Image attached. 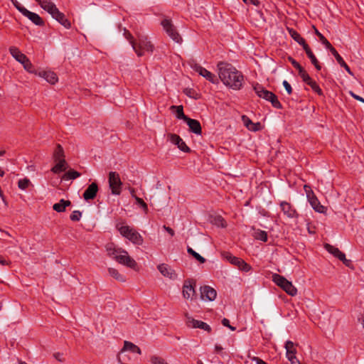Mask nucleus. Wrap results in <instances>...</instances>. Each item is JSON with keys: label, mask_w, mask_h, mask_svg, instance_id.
I'll return each instance as SVG.
<instances>
[{"label": "nucleus", "mask_w": 364, "mask_h": 364, "mask_svg": "<svg viewBox=\"0 0 364 364\" xmlns=\"http://www.w3.org/2000/svg\"><path fill=\"white\" fill-rule=\"evenodd\" d=\"M325 249L331 254H332L335 257L338 258L339 260L343 262V263L348 267H350L352 265V261L350 259H347L346 257V255L341 252L338 248L326 243L324 245Z\"/></svg>", "instance_id": "10"}, {"label": "nucleus", "mask_w": 364, "mask_h": 364, "mask_svg": "<svg viewBox=\"0 0 364 364\" xmlns=\"http://www.w3.org/2000/svg\"><path fill=\"white\" fill-rule=\"evenodd\" d=\"M282 84H283V86L284 87L286 91L287 92V93L289 95H291L292 93V88H291V85L287 80H284Z\"/></svg>", "instance_id": "53"}, {"label": "nucleus", "mask_w": 364, "mask_h": 364, "mask_svg": "<svg viewBox=\"0 0 364 364\" xmlns=\"http://www.w3.org/2000/svg\"><path fill=\"white\" fill-rule=\"evenodd\" d=\"M38 76L44 78L48 82L54 85L55 82H58V77L57 75L53 72V71H39L37 74Z\"/></svg>", "instance_id": "22"}, {"label": "nucleus", "mask_w": 364, "mask_h": 364, "mask_svg": "<svg viewBox=\"0 0 364 364\" xmlns=\"http://www.w3.org/2000/svg\"><path fill=\"white\" fill-rule=\"evenodd\" d=\"M288 31L291 37L299 45H301L303 47V49H304V47L306 48V46H309L306 43V41L301 36V35L297 31H296L293 28H288Z\"/></svg>", "instance_id": "26"}, {"label": "nucleus", "mask_w": 364, "mask_h": 364, "mask_svg": "<svg viewBox=\"0 0 364 364\" xmlns=\"http://www.w3.org/2000/svg\"><path fill=\"white\" fill-rule=\"evenodd\" d=\"M9 51L11 55L20 63H23V61L27 58V56L22 53L16 47H11Z\"/></svg>", "instance_id": "27"}, {"label": "nucleus", "mask_w": 364, "mask_h": 364, "mask_svg": "<svg viewBox=\"0 0 364 364\" xmlns=\"http://www.w3.org/2000/svg\"><path fill=\"white\" fill-rule=\"evenodd\" d=\"M304 50H305L308 58L310 59L311 63L314 65L315 68L317 70H321V65L318 62V59L316 58V57L315 56V55L314 54V53L312 52V50H311L310 47L309 46H306V48L304 47Z\"/></svg>", "instance_id": "25"}, {"label": "nucleus", "mask_w": 364, "mask_h": 364, "mask_svg": "<svg viewBox=\"0 0 364 364\" xmlns=\"http://www.w3.org/2000/svg\"><path fill=\"white\" fill-rule=\"evenodd\" d=\"M167 138L172 144L176 145L181 151L186 153L191 152V149L186 144L180 136L169 133L167 134Z\"/></svg>", "instance_id": "14"}, {"label": "nucleus", "mask_w": 364, "mask_h": 364, "mask_svg": "<svg viewBox=\"0 0 364 364\" xmlns=\"http://www.w3.org/2000/svg\"><path fill=\"white\" fill-rule=\"evenodd\" d=\"M189 127V131L197 135L202 134V127L198 120L188 117L185 121Z\"/></svg>", "instance_id": "19"}, {"label": "nucleus", "mask_w": 364, "mask_h": 364, "mask_svg": "<svg viewBox=\"0 0 364 364\" xmlns=\"http://www.w3.org/2000/svg\"><path fill=\"white\" fill-rule=\"evenodd\" d=\"M150 360L152 364H168L164 358L156 355L151 356Z\"/></svg>", "instance_id": "46"}, {"label": "nucleus", "mask_w": 364, "mask_h": 364, "mask_svg": "<svg viewBox=\"0 0 364 364\" xmlns=\"http://www.w3.org/2000/svg\"><path fill=\"white\" fill-rule=\"evenodd\" d=\"M40 6L45 11H48V8H50V4H55L50 0H35Z\"/></svg>", "instance_id": "42"}, {"label": "nucleus", "mask_w": 364, "mask_h": 364, "mask_svg": "<svg viewBox=\"0 0 364 364\" xmlns=\"http://www.w3.org/2000/svg\"><path fill=\"white\" fill-rule=\"evenodd\" d=\"M153 45L150 41H148L146 37L139 36V43L136 46V49L142 53V50H146L148 52L153 51Z\"/></svg>", "instance_id": "21"}, {"label": "nucleus", "mask_w": 364, "mask_h": 364, "mask_svg": "<svg viewBox=\"0 0 364 364\" xmlns=\"http://www.w3.org/2000/svg\"><path fill=\"white\" fill-rule=\"evenodd\" d=\"M280 207L284 214L286 215L288 218H294L299 217V214L297 213L296 210L292 208L290 203L286 201H282L280 203Z\"/></svg>", "instance_id": "20"}, {"label": "nucleus", "mask_w": 364, "mask_h": 364, "mask_svg": "<svg viewBox=\"0 0 364 364\" xmlns=\"http://www.w3.org/2000/svg\"><path fill=\"white\" fill-rule=\"evenodd\" d=\"M98 191V186L95 182L92 183L88 186L83 193V198L88 201L95 198Z\"/></svg>", "instance_id": "17"}, {"label": "nucleus", "mask_w": 364, "mask_h": 364, "mask_svg": "<svg viewBox=\"0 0 364 364\" xmlns=\"http://www.w3.org/2000/svg\"><path fill=\"white\" fill-rule=\"evenodd\" d=\"M304 189L306 192V197L308 198V193H311V191H313L311 189V187L307 186V185H305L304 186Z\"/></svg>", "instance_id": "61"}, {"label": "nucleus", "mask_w": 364, "mask_h": 364, "mask_svg": "<svg viewBox=\"0 0 364 364\" xmlns=\"http://www.w3.org/2000/svg\"><path fill=\"white\" fill-rule=\"evenodd\" d=\"M161 26H163L164 29L166 32V33L168 35V36L176 43H181L182 41V38L180 36V34L176 31L174 26L172 24V22L169 19H164L161 21Z\"/></svg>", "instance_id": "8"}, {"label": "nucleus", "mask_w": 364, "mask_h": 364, "mask_svg": "<svg viewBox=\"0 0 364 364\" xmlns=\"http://www.w3.org/2000/svg\"><path fill=\"white\" fill-rule=\"evenodd\" d=\"M272 281L290 296H295L297 294L296 288L292 283L288 281L284 277L278 274L272 275Z\"/></svg>", "instance_id": "5"}, {"label": "nucleus", "mask_w": 364, "mask_h": 364, "mask_svg": "<svg viewBox=\"0 0 364 364\" xmlns=\"http://www.w3.org/2000/svg\"><path fill=\"white\" fill-rule=\"evenodd\" d=\"M108 255L112 257L117 262L128 267L134 269L137 265L134 259L130 257L128 252L121 248H111L107 247Z\"/></svg>", "instance_id": "2"}, {"label": "nucleus", "mask_w": 364, "mask_h": 364, "mask_svg": "<svg viewBox=\"0 0 364 364\" xmlns=\"http://www.w3.org/2000/svg\"><path fill=\"white\" fill-rule=\"evenodd\" d=\"M299 76L301 77L302 80L309 85L313 80L309 76V75L306 73L304 68H302L300 70L298 71Z\"/></svg>", "instance_id": "41"}, {"label": "nucleus", "mask_w": 364, "mask_h": 364, "mask_svg": "<svg viewBox=\"0 0 364 364\" xmlns=\"http://www.w3.org/2000/svg\"><path fill=\"white\" fill-rule=\"evenodd\" d=\"M187 252L192 256V255H193V253L195 252V250H193L191 247H187Z\"/></svg>", "instance_id": "63"}, {"label": "nucleus", "mask_w": 364, "mask_h": 364, "mask_svg": "<svg viewBox=\"0 0 364 364\" xmlns=\"http://www.w3.org/2000/svg\"><path fill=\"white\" fill-rule=\"evenodd\" d=\"M53 357L59 362H64L63 354L61 353H55Z\"/></svg>", "instance_id": "55"}, {"label": "nucleus", "mask_w": 364, "mask_h": 364, "mask_svg": "<svg viewBox=\"0 0 364 364\" xmlns=\"http://www.w3.org/2000/svg\"><path fill=\"white\" fill-rule=\"evenodd\" d=\"M330 52L335 57L338 63L342 68H343L350 75H353V73L350 70L349 66L346 63V62L343 60V58L339 55V53L337 52V50L333 48L331 49Z\"/></svg>", "instance_id": "24"}, {"label": "nucleus", "mask_w": 364, "mask_h": 364, "mask_svg": "<svg viewBox=\"0 0 364 364\" xmlns=\"http://www.w3.org/2000/svg\"><path fill=\"white\" fill-rule=\"evenodd\" d=\"M58 163L51 168V171L54 173H58L60 172L65 171L67 168V162L65 159H61L57 161Z\"/></svg>", "instance_id": "30"}, {"label": "nucleus", "mask_w": 364, "mask_h": 364, "mask_svg": "<svg viewBox=\"0 0 364 364\" xmlns=\"http://www.w3.org/2000/svg\"><path fill=\"white\" fill-rule=\"evenodd\" d=\"M260 129H261V124L259 122H257V123H253V124H252V126L250 127L249 130L256 132V131L259 130Z\"/></svg>", "instance_id": "54"}, {"label": "nucleus", "mask_w": 364, "mask_h": 364, "mask_svg": "<svg viewBox=\"0 0 364 364\" xmlns=\"http://www.w3.org/2000/svg\"><path fill=\"white\" fill-rule=\"evenodd\" d=\"M254 237L256 240H259L263 242L267 241V233L264 230L259 229L255 230Z\"/></svg>", "instance_id": "37"}, {"label": "nucleus", "mask_w": 364, "mask_h": 364, "mask_svg": "<svg viewBox=\"0 0 364 364\" xmlns=\"http://www.w3.org/2000/svg\"><path fill=\"white\" fill-rule=\"evenodd\" d=\"M296 354H290L289 355H286L287 359L291 362V364H301L299 360H297Z\"/></svg>", "instance_id": "50"}, {"label": "nucleus", "mask_w": 364, "mask_h": 364, "mask_svg": "<svg viewBox=\"0 0 364 364\" xmlns=\"http://www.w3.org/2000/svg\"><path fill=\"white\" fill-rule=\"evenodd\" d=\"M164 229L168 232L169 233L171 236H173L175 232H174V230L171 228L170 227H168V226H166V225H164Z\"/></svg>", "instance_id": "57"}, {"label": "nucleus", "mask_w": 364, "mask_h": 364, "mask_svg": "<svg viewBox=\"0 0 364 364\" xmlns=\"http://www.w3.org/2000/svg\"><path fill=\"white\" fill-rule=\"evenodd\" d=\"M222 324L224 326H226V327H229L230 326V321L226 318H224L223 320H222Z\"/></svg>", "instance_id": "60"}, {"label": "nucleus", "mask_w": 364, "mask_h": 364, "mask_svg": "<svg viewBox=\"0 0 364 364\" xmlns=\"http://www.w3.org/2000/svg\"><path fill=\"white\" fill-rule=\"evenodd\" d=\"M215 350L217 353H220V351H222L223 348L220 346L215 345Z\"/></svg>", "instance_id": "64"}, {"label": "nucleus", "mask_w": 364, "mask_h": 364, "mask_svg": "<svg viewBox=\"0 0 364 364\" xmlns=\"http://www.w3.org/2000/svg\"><path fill=\"white\" fill-rule=\"evenodd\" d=\"M242 122L245 126L249 129L250 127L253 124V122L245 115L242 117Z\"/></svg>", "instance_id": "51"}, {"label": "nucleus", "mask_w": 364, "mask_h": 364, "mask_svg": "<svg viewBox=\"0 0 364 364\" xmlns=\"http://www.w3.org/2000/svg\"><path fill=\"white\" fill-rule=\"evenodd\" d=\"M108 272L109 274L114 277L115 279L119 282H125L126 279L123 275L119 273L118 270L114 268H109Z\"/></svg>", "instance_id": "38"}, {"label": "nucleus", "mask_w": 364, "mask_h": 364, "mask_svg": "<svg viewBox=\"0 0 364 364\" xmlns=\"http://www.w3.org/2000/svg\"><path fill=\"white\" fill-rule=\"evenodd\" d=\"M253 89L257 95L271 102L272 105L277 109H282V105L278 100L277 96L271 91L266 90L262 85L256 83Z\"/></svg>", "instance_id": "3"}, {"label": "nucleus", "mask_w": 364, "mask_h": 364, "mask_svg": "<svg viewBox=\"0 0 364 364\" xmlns=\"http://www.w3.org/2000/svg\"><path fill=\"white\" fill-rule=\"evenodd\" d=\"M70 205L71 202L70 200L61 199L60 200L59 203H55L53 205V208L58 213H63L65 211L66 207H68Z\"/></svg>", "instance_id": "29"}, {"label": "nucleus", "mask_w": 364, "mask_h": 364, "mask_svg": "<svg viewBox=\"0 0 364 364\" xmlns=\"http://www.w3.org/2000/svg\"><path fill=\"white\" fill-rule=\"evenodd\" d=\"M200 296L202 299L214 301L217 296L216 291L210 286H203L200 287Z\"/></svg>", "instance_id": "16"}, {"label": "nucleus", "mask_w": 364, "mask_h": 364, "mask_svg": "<svg viewBox=\"0 0 364 364\" xmlns=\"http://www.w3.org/2000/svg\"><path fill=\"white\" fill-rule=\"evenodd\" d=\"M314 28L315 30V34L318 37L320 41L323 44L327 49L331 50V48H333V47L331 46V44L329 43V41L324 37V36L321 33L315 26H314Z\"/></svg>", "instance_id": "35"}, {"label": "nucleus", "mask_w": 364, "mask_h": 364, "mask_svg": "<svg viewBox=\"0 0 364 364\" xmlns=\"http://www.w3.org/2000/svg\"><path fill=\"white\" fill-rule=\"evenodd\" d=\"M192 68L197 72L200 75L204 77L207 80L213 84L218 83V79L216 75L203 68L200 65L195 63L192 65Z\"/></svg>", "instance_id": "12"}, {"label": "nucleus", "mask_w": 364, "mask_h": 364, "mask_svg": "<svg viewBox=\"0 0 364 364\" xmlns=\"http://www.w3.org/2000/svg\"><path fill=\"white\" fill-rule=\"evenodd\" d=\"M136 200V203L139 205L144 211L145 213L148 212V206L147 204L140 198L134 196Z\"/></svg>", "instance_id": "45"}, {"label": "nucleus", "mask_w": 364, "mask_h": 364, "mask_svg": "<svg viewBox=\"0 0 364 364\" xmlns=\"http://www.w3.org/2000/svg\"><path fill=\"white\" fill-rule=\"evenodd\" d=\"M64 157H65V155H64L63 149L60 144H58L56 146V149L53 153L54 160L55 161H57L61 159H64Z\"/></svg>", "instance_id": "36"}, {"label": "nucleus", "mask_w": 364, "mask_h": 364, "mask_svg": "<svg viewBox=\"0 0 364 364\" xmlns=\"http://www.w3.org/2000/svg\"><path fill=\"white\" fill-rule=\"evenodd\" d=\"M23 65V68L26 70H27L28 73H34L36 75L38 74V72H37L33 65L31 63L30 60L27 58L25 61H23V63H21Z\"/></svg>", "instance_id": "39"}, {"label": "nucleus", "mask_w": 364, "mask_h": 364, "mask_svg": "<svg viewBox=\"0 0 364 364\" xmlns=\"http://www.w3.org/2000/svg\"><path fill=\"white\" fill-rule=\"evenodd\" d=\"M309 85L311 87V89L315 92H316L318 95H323V91L319 87V86L318 85V84L316 82V81L314 80H312L309 84Z\"/></svg>", "instance_id": "44"}, {"label": "nucleus", "mask_w": 364, "mask_h": 364, "mask_svg": "<svg viewBox=\"0 0 364 364\" xmlns=\"http://www.w3.org/2000/svg\"><path fill=\"white\" fill-rule=\"evenodd\" d=\"M210 223L218 227L225 228L226 226L225 220L221 215L211 217Z\"/></svg>", "instance_id": "33"}, {"label": "nucleus", "mask_w": 364, "mask_h": 364, "mask_svg": "<svg viewBox=\"0 0 364 364\" xmlns=\"http://www.w3.org/2000/svg\"><path fill=\"white\" fill-rule=\"evenodd\" d=\"M308 201L309 202L310 205L313 208V209L320 213H325V210H326V208L322 205L320 202L318 201L316 196L314 195L313 191H311V193H308Z\"/></svg>", "instance_id": "15"}, {"label": "nucleus", "mask_w": 364, "mask_h": 364, "mask_svg": "<svg viewBox=\"0 0 364 364\" xmlns=\"http://www.w3.org/2000/svg\"><path fill=\"white\" fill-rule=\"evenodd\" d=\"M22 15H23L25 17L28 18L31 21H32L36 26H43L45 25L44 21L38 14L31 12L26 9L23 12Z\"/></svg>", "instance_id": "18"}, {"label": "nucleus", "mask_w": 364, "mask_h": 364, "mask_svg": "<svg viewBox=\"0 0 364 364\" xmlns=\"http://www.w3.org/2000/svg\"><path fill=\"white\" fill-rule=\"evenodd\" d=\"M124 35L125 38L129 41L130 44L132 45L133 49L134 50V51L136 52L137 55L141 56L143 55V53H141L140 51H139L136 49V43L134 41V38H133L132 35L126 28H124Z\"/></svg>", "instance_id": "32"}, {"label": "nucleus", "mask_w": 364, "mask_h": 364, "mask_svg": "<svg viewBox=\"0 0 364 364\" xmlns=\"http://www.w3.org/2000/svg\"><path fill=\"white\" fill-rule=\"evenodd\" d=\"M171 109L172 111L175 110L176 117L179 119H183L185 122L186 120V119L188 117L186 115H185L182 105H179V106L172 105L171 107Z\"/></svg>", "instance_id": "31"}, {"label": "nucleus", "mask_w": 364, "mask_h": 364, "mask_svg": "<svg viewBox=\"0 0 364 364\" xmlns=\"http://www.w3.org/2000/svg\"><path fill=\"white\" fill-rule=\"evenodd\" d=\"M185 94L190 97H193L194 99H197L198 97H195L193 96L192 94L194 92V91L191 89H186L185 91H184Z\"/></svg>", "instance_id": "56"}, {"label": "nucleus", "mask_w": 364, "mask_h": 364, "mask_svg": "<svg viewBox=\"0 0 364 364\" xmlns=\"http://www.w3.org/2000/svg\"><path fill=\"white\" fill-rule=\"evenodd\" d=\"M223 258L227 259L232 264L237 267L240 270L247 272L251 269V266L245 262L242 259L232 255L228 252H224L222 254Z\"/></svg>", "instance_id": "6"}, {"label": "nucleus", "mask_w": 364, "mask_h": 364, "mask_svg": "<svg viewBox=\"0 0 364 364\" xmlns=\"http://www.w3.org/2000/svg\"><path fill=\"white\" fill-rule=\"evenodd\" d=\"M0 264L1 265H7L9 262L6 261L1 256H0Z\"/></svg>", "instance_id": "62"}, {"label": "nucleus", "mask_w": 364, "mask_h": 364, "mask_svg": "<svg viewBox=\"0 0 364 364\" xmlns=\"http://www.w3.org/2000/svg\"><path fill=\"white\" fill-rule=\"evenodd\" d=\"M192 257H194L197 261H198L200 263H205L206 259L202 257L201 255H200L198 253H197L196 251L195 252L193 253V255H192Z\"/></svg>", "instance_id": "52"}, {"label": "nucleus", "mask_w": 364, "mask_h": 364, "mask_svg": "<svg viewBox=\"0 0 364 364\" xmlns=\"http://www.w3.org/2000/svg\"><path fill=\"white\" fill-rule=\"evenodd\" d=\"M160 273L164 277H167L170 279H174L176 277V273L169 266L166 264H161L157 267Z\"/></svg>", "instance_id": "23"}, {"label": "nucleus", "mask_w": 364, "mask_h": 364, "mask_svg": "<svg viewBox=\"0 0 364 364\" xmlns=\"http://www.w3.org/2000/svg\"><path fill=\"white\" fill-rule=\"evenodd\" d=\"M186 324L188 327L194 328H200L203 329L208 333H211L212 328L211 327L206 323L194 319L191 316L188 315V314H186Z\"/></svg>", "instance_id": "13"}, {"label": "nucleus", "mask_w": 364, "mask_h": 364, "mask_svg": "<svg viewBox=\"0 0 364 364\" xmlns=\"http://www.w3.org/2000/svg\"><path fill=\"white\" fill-rule=\"evenodd\" d=\"M116 228L123 237L127 238L134 245H142L144 241L143 238L141 235L134 229L130 228L128 225H123L120 223H117L116 225Z\"/></svg>", "instance_id": "4"}, {"label": "nucleus", "mask_w": 364, "mask_h": 364, "mask_svg": "<svg viewBox=\"0 0 364 364\" xmlns=\"http://www.w3.org/2000/svg\"><path fill=\"white\" fill-rule=\"evenodd\" d=\"M82 216V213L79 210H74L70 216L72 221H79Z\"/></svg>", "instance_id": "47"}, {"label": "nucleus", "mask_w": 364, "mask_h": 364, "mask_svg": "<svg viewBox=\"0 0 364 364\" xmlns=\"http://www.w3.org/2000/svg\"><path fill=\"white\" fill-rule=\"evenodd\" d=\"M289 61L291 63V65L299 70H300L303 67L301 66V65L296 61L292 57H288Z\"/></svg>", "instance_id": "49"}, {"label": "nucleus", "mask_w": 364, "mask_h": 364, "mask_svg": "<svg viewBox=\"0 0 364 364\" xmlns=\"http://www.w3.org/2000/svg\"><path fill=\"white\" fill-rule=\"evenodd\" d=\"M80 173L73 169H70L63 176V180H74L80 176Z\"/></svg>", "instance_id": "34"}, {"label": "nucleus", "mask_w": 364, "mask_h": 364, "mask_svg": "<svg viewBox=\"0 0 364 364\" xmlns=\"http://www.w3.org/2000/svg\"><path fill=\"white\" fill-rule=\"evenodd\" d=\"M125 350H130V351H132L133 353H138L139 355L141 354V349L137 346H136L133 343L127 341H124V347L121 350L120 353L121 354L123 353V352L125 351Z\"/></svg>", "instance_id": "28"}, {"label": "nucleus", "mask_w": 364, "mask_h": 364, "mask_svg": "<svg viewBox=\"0 0 364 364\" xmlns=\"http://www.w3.org/2000/svg\"><path fill=\"white\" fill-rule=\"evenodd\" d=\"M350 95H351V96H352L354 99H355V100H358V101H360V102H364V99H363V97H360L359 95H357L354 94V93H353V92H350Z\"/></svg>", "instance_id": "59"}, {"label": "nucleus", "mask_w": 364, "mask_h": 364, "mask_svg": "<svg viewBox=\"0 0 364 364\" xmlns=\"http://www.w3.org/2000/svg\"><path fill=\"white\" fill-rule=\"evenodd\" d=\"M218 68L219 77L224 85L235 90L241 89L244 76L240 71L232 65L224 62H220Z\"/></svg>", "instance_id": "1"}, {"label": "nucleus", "mask_w": 364, "mask_h": 364, "mask_svg": "<svg viewBox=\"0 0 364 364\" xmlns=\"http://www.w3.org/2000/svg\"><path fill=\"white\" fill-rule=\"evenodd\" d=\"M30 184H31V181L27 178H24L23 179H21L18 182V186L21 190L26 189Z\"/></svg>", "instance_id": "43"}, {"label": "nucleus", "mask_w": 364, "mask_h": 364, "mask_svg": "<svg viewBox=\"0 0 364 364\" xmlns=\"http://www.w3.org/2000/svg\"><path fill=\"white\" fill-rule=\"evenodd\" d=\"M109 186L113 195H119L122 183L119 175L117 172L111 171L109 173Z\"/></svg>", "instance_id": "9"}, {"label": "nucleus", "mask_w": 364, "mask_h": 364, "mask_svg": "<svg viewBox=\"0 0 364 364\" xmlns=\"http://www.w3.org/2000/svg\"><path fill=\"white\" fill-rule=\"evenodd\" d=\"M195 287L196 281L194 279H188L185 280L182 291L183 296L186 299H193V297L196 296Z\"/></svg>", "instance_id": "11"}, {"label": "nucleus", "mask_w": 364, "mask_h": 364, "mask_svg": "<svg viewBox=\"0 0 364 364\" xmlns=\"http://www.w3.org/2000/svg\"><path fill=\"white\" fill-rule=\"evenodd\" d=\"M47 12L49 13L54 19L58 21L65 28H69L71 26L69 20L65 17L63 13L59 11L55 4H50V8H48Z\"/></svg>", "instance_id": "7"}, {"label": "nucleus", "mask_w": 364, "mask_h": 364, "mask_svg": "<svg viewBox=\"0 0 364 364\" xmlns=\"http://www.w3.org/2000/svg\"><path fill=\"white\" fill-rule=\"evenodd\" d=\"M14 7L22 14L23 12L26 10V8L23 7L17 0H10Z\"/></svg>", "instance_id": "48"}, {"label": "nucleus", "mask_w": 364, "mask_h": 364, "mask_svg": "<svg viewBox=\"0 0 364 364\" xmlns=\"http://www.w3.org/2000/svg\"><path fill=\"white\" fill-rule=\"evenodd\" d=\"M252 360L255 361L257 364H267L266 362L258 357H254Z\"/></svg>", "instance_id": "58"}, {"label": "nucleus", "mask_w": 364, "mask_h": 364, "mask_svg": "<svg viewBox=\"0 0 364 364\" xmlns=\"http://www.w3.org/2000/svg\"><path fill=\"white\" fill-rule=\"evenodd\" d=\"M284 348L287 350L286 355H289L290 354H296V350L294 348V343L291 341H287L285 343Z\"/></svg>", "instance_id": "40"}]
</instances>
